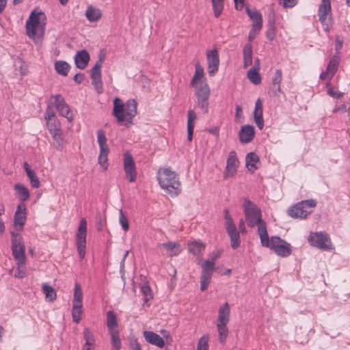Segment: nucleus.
<instances>
[{"mask_svg": "<svg viewBox=\"0 0 350 350\" xmlns=\"http://www.w3.org/2000/svg\"><path fill=\"white\" fill-rule=\"evenodd\" d=\"M203 76L204 69L200 64L198 63L196 64L195 74L190 82V85L195 87L198 107L204 113H206L208 111L210 88L205 81H201L197 83V81L202 78Z\"/></svg>", "mask_w": 350, "mask_h": 350, "instance_id": "f257e3e1", "label": "nucleus"}, {"mask_svg": "<svg viewBox=\"0 0 350 350\" xmlns=\"http://www.w3.org/2000/svg\"><path fill=\"white\" fill-rule=\"evenodd\" d=\"M245 221L248 226H258V232L260 239L267 237V224L262 219V211L256 204L245 199L243 204Z\"/></svg>", "mask_w": 350, "mask_h": 350, "instance_id": "f03ea898", "label": "nucleus"}, {"mask_svg": "<svg viewBox=\"0 0 350 350\" xmlns=\"http://www.w3.org/2000/svg\"><path fill=\"white\" fill-rule=\"evenodd\" d=\"M137 105L134 99H129L124 104L122 99L116 98L113 100V116L118 123L125 122L124 125L129 127L137 114Z\"/></svg>", "mask_w": 350, "mask_h": 350, "instance_id": "7ed1b4c3", "label": "nucleus"}, {"mask_svg": "<svg viewBox=\"0 0 350 350\" xmlns=\"http://www.w3.org/2000/svg\"><path fill=\"white\" fill-rule=\"evenodd\" d=\"M157 178L161 187L171 196H176L181 191V184L175 172L170 169H160Z\"/></svg>", "mask_w": 350, "mask_h": 350, "instance_id": "20e7f679", "label": "nucleus"}, {"mask_svg": "<svg viewBox=\"0 0 350 350\" xmlns=\"http://www.w3.org/2000/svg\"><path fill=\"white\" fill-rule=\"evenodd\" d=\"M260 243L263 247H269L280 256L286 257L291 254L289 243H286L279 237H272L269 240L267 232L266 238L263 237V240L260 239Z\"/></svg>", "mask_w": 350, "mask_h": 350, "instance_id": "39448f33", "label": "nucleus"}, {"mask_svg": "<svg viewBox=\"0 0 350 350\" xmlns=\"http://www.w3.org/2000/svg\"><path fill=\"white\" fill-rule=\"evenodd\" d=\"M42 17L45 18L44 14L41 11L33 10L31 12L25 25L26 32L29 38H35L38 35L39 31H40L41 34L43 33L44 28L40 23Z\"/></svg>", "mask_w": 350, "mask_h": 350, "instance_id": "423d86ee", "label": "nucleus"}, {"mask_svg": "<svg viewBox=\"0 0 350 350\" xmlns=\"http://www.w3.org/2000/svg\"><path fill=\"white\" fill-rule=\"evenodd\" d=\"M107 137L103 130L97 131V141L99 146L100 152L98 158V163L103 167L104 170L108 168V154L109 153V148L107 144Z\"/></svg>", "mask_w": 350, "mask_h": 350, "instance_id": "0eeeda50", "label": "nucleus"}, {"mask_svg": "<svg viewBox=\"0 0 350 350\" xmlns=\"http://www.w3.org/2000/svg\"><path fill=\"white\" fill-rule=\"evenodd\" d=\"M12 254L17 261L18 266H23L25 264L26 256L25 246L22 242V237L17 234L12 232Z\"/></svg>", "mask_w": 350, "mask_h": 350, "instance_id": "6e6552de", "label": "nucleus"}, {"mask_svg": "<svg viewBox=\"0 0 350 350\" xmlns=\"http://www.w3.org/2000/svg\"><path fill=\"white\" fill-rule=\"evenodd\" d=\"M87 221L85 218L80 220L77 232V245L79 256L81 259L85 257L86 249Z\"/></svg>", "mask_w": 350, "mask_h": 350, "instance_id": "1a4fd4ad", "label": "nucleus"}, {"mask_svg": "<svg viewBox=\"0 0 350 350\" xmlns=\"http://www.w3.org/2000/svg\"><path fill=\"white\" fill-rule=\"evenodd\" d=\"M308 242L312 246L318 247L323 250H330L332 249V243L327 234L321 232L311 233L308 238Z\"/></svg>", "mask_w": 350, "mask_h": 350, "instance_id": "9d476101", "label": "nucleus"}, {"mask_svg": "<svg viewBox=\"0 0 350 350\" xmlns=\"http://www.w3.org/2000/svg\"><path fill=\"white\" fill-rule=\"evenodd\" d=\"M123 167L126 178L131 183L135 182L137 179V167L132 154L129 152L123 155Z\"/></svg>", "mask_w": 350, "mask_h": 350, "instance_id": "9b49d317", "label": "nucleus"}, {"mask_svg": "<svg viewBox=\"0 0 350 350\" xmlns=\"http://www.w3.org/2000/svg\"><path fill=\"white\" fill-rule=\"evenodd\" d=\"M340 59L339 54L334 55L328 63L326 70L322 72L320 75V79L323 80L328 79V81H329L334 77L338 70V67L340 64Z\"/></svg>", "mask_w": 350, "mask_h": 350, "instance_id": "f8f14e48", "label": "nucleus"}, {"mask_svg": "<svg viewBox=\"0 0 350 350\" xmlns=\"http://www.w3.org/2000/svg\"><path fill=\"white\" fill-rule=\"evenodd\" d=\"M239 161L235 151L230 152L227 159L226 170L224 172V178L226 179L229 176L235 175Z\"/></svg>", "mask_w": 350, "mask_h": 350, "instance_id": "ddd939ff", "label": "nucleus"}, {"mask_svg": "<svg viewBox=\"0 0 350 350\" xmlns=\"http://www.w3.org/2000/svg\"><path fill=\"white\" fill-rule=\"evenodd\" d=\"M208 64V73L213 76L218 70L219 64V53L217 49L208 51L206 54Z\"/></svg>", "mask_w": 350, "mask_h": 350, "instance_id": "4468645a", "label": "nucleus"}, {"mask_svg": "<svg viewBox=\"0 0 350 350\" xmlns=\"http://www.w3.org/2000/svg\"><path fill=\"white\" fill-rule=\"evenodd\" d=\"M239 140L241 143L247 144L252 142L255 135L254 128L252 125H245L239 131Z\"/></svg>", "mask_w": 350, "mask_h": 350, "instance_id": "2eb2a0df", "label": "nucleus"}, {"mask_svg": "<svg viewBox=\"0 0 350 350\" xmlns=\"http://www.w3.org/2000/svg\"><path fill=\"white\" fill-rule=\"evenodd\" d=\"M14 226L18 228V226L21 229L26 221V207L24 204H21L17 206L16 211L14 217Z\"/></svg>", "mask_w": 350, "mask_h": 350, "instance_id": "dca6fc26", "label": "nucleus"}, {"mask_svg": "<svg viewBox=\"0 0 350 350\" xmlns=\"http://www.w3.org/2000/svg\"><path fill=\"white\" fill-rule=\"evenodd\" d=\"M143 335L146 341L148 343L154 345L159 348H163L164 347V340L159 334L151 331H144L143 332Z\"/></svg>", "mask_w": 350, "mask_h": 350, "instance_id": "f3484780", "label": "nucleus"}, {"mask_svg": "<svg viewBox=\"0 0 350 350\" xmlns=\"http://www.w3.org/2000/svg\"><path fill=\"white\" fill-rule=\"evenodd\" d=\"M312 212V211L303 208L298 202L295 206L288 209V214L289 216L293 218L305 219L309 215H310Z\"/></svg>", "mask_w": 350, "mask_h": 350, "instance_id": "a211bd4d", "label": "nucleus"}, {"mask_svg": "<svg viewBox=\"0 0 350 350\" xmlns=\"http://www.w3.org/2000/svg\"><path fill=\"white\" fill-rule=\"evenodd\" d=\"M90 59V55L86 50L78 51L75 56L76 66L79 69H84L87 66Z\"/></svg>", "mask_w": 350, "mask_h": 350, "instance_id": "6ab92c4d", "label": "nucleus"}, {"mask_svg": "<svg viewBox=\"0 0 350 350\" xmlns=\"http://www.w3.org/2000/svg\"><path fill=\"white\" fill-rule=\"evenodd\" d=\"M282 79V72L280 70H277L273 77H272L271 91L274 96H278L281 92L280 84Z\"/></svg>", "mask_w": 350, "mask_h": 350, "instance_id": "aec40b11", "label": "nucleus"}, {"mask_svg": "<svg viewBox=\"0 0 350 350\" xmlns=\"http://www.w3.org/2000/svg\"><path fill=\"white\" fill-rule=\"evenodd\" d=\"M331 12L330 0H321V3L319 8V18L322 25H324L327 19V14Z\"/></svg>", "mask_w": 350, "mask_h": 350, "instance_id": "412c9836", "label": "nucleus"}, {"mask_svg": "<svg viewBox=\"0 0 350 350\" xmlns=\"http://www.w3.org/2000/svg\"><path fill=\"white\" fill-rule=\"evenodd\" d=\"M196 119V113L193 109H189L187 113V139L189 142L192 141L195 121Z\"/></svg>", "mask_w": 350, "mask_h": 350, "instance_id": "4be33fe9", "label": "nucleus"}, {"mask_svg": "<svg viewBox=\"0 0 350 350\" xmlns=\"http://www.w3.org/2000/svg\"><path fill=\"white\" fill-rule=\"evenodd\" d=\"M230 310L228 302L224 303L219 308V315L217 323H226L230 321Z\"/></svg>", "mask_w": 350, "mask_h": 350, "instance_id": "5701e85b", "label": "nucleus"}, {"mask_svg": "<svg viewBox=\"0 0 350 350\" xmlns=\"http://www.w3.org/2000/svg\"><path fill=\"white\" fill-rule=\"evenodd\" d=\"M85 17L90 22H97L102 17L101 10L93 5H90L85 11Z\"/></svg>", "mask_w": 350, "mask_h": 350, "instance_id": "b1692460", "label": "nucleus"}, {"mask_svg": "<svg viewBox=\"0 0 350 350\" xmlns=\"http://www.w3.org/2000/svg\"><path fill=\"white\" fill-rule=\"evenodd\" d=\"M83 338L85 340V342L82 348V350H94L96 341L93 334L88 328H85L84 329Z\"/></svg>", "mask_w": 350, "mask_h": 350, "instance_id": "393cba45", "label": "nucleus"}, {"mask_svg": "<svg viewBox=\"0 0 350 350\" xmlns=\"http://www.w3.org/2000/svg\"><path fill=\"white\" fill-rule=\"evenodd\" d=\"M169 256H177L181 251L180 245L174 242L164 243L161 245Z\"/></svg>", "mask_w": 350, "mask_h": 350, "instance_id": "a878e982", "label": "nucleus"}, {"mask_svg": "<svg viewBox=\"0 0 350 350\" xmlns=\"http://www.w3.org/2000/svg\"><path fill=\"white\" fill-rule=\"evenodd\" d=\"M92 84L98 94L103 92L101 72L91 71Z\"/></svg>", "mask_w": 350, "mask_h": 350, "instance_id": "bb28decb", "label": "nucleus"}, {"mask_svg": "<svg viewBox=\"0 0 350 350\" xmlns=\"http://www.w3.org/2000/svg\"><path fill=\"white\" fill-rule=\"evenodd\" d=\"M14 189L16 190L19 200L21 202H24L29 200L30 193L28 189L25 186L20 183H16L14 185Z\"/></svg>", "mask_w": 350, "mask_h": 350, "instance_id": "cd10ccee", "label": "nucleus"}, {"mask_svg": "<svg viewBox=\"0 0 350 350\" xmlns=\"http://www.w3.org/2000/svg\"><path fill=\"white\" fill-rule=\"evenodd\" d=\"M245 161L248 170L254 172L256 170H257L256 164L259 161V157L256 153L250 152L246 156Z\"/></svg>", "mask_w": 350, "mask_h": 350, "instance_id": "c85d7f7f", "label": "nucleus"}, {"mask_svg": "<svg viewBox=\"0 0 350 350\" xmlns=\"http://www.w3.org/2000/svg\"><path fill=\"white\" fill-rule=\"evenodd\" d=\"M252 64V46L247 43L243 48V67L246 68Z\"/></svg>", "mask_w": 350, "mask_h": 350, "instance_id": "c756f323", "label": "nucleus"}, {"mask_svg": "<svg viewBox=\"0 0 350 350\" xmlns=\"http://www.w3.org/2000/svg\"><path fill=\"white\" fill-rule=\"evenodd\" d=\"M217 329L219 334V341L221 344L224 345L229 334L227 324L217 323Z\"/></svg>", "mask_w": 350, "mask_h": 350, "instance_id": "7c9ffc66", "label": "nucleus"}, {"mask_svg": "<svg viewBox=\"0 0 350 350\" xmlns=\"http://www.w3.org/2000/svg\"><path fill=\"white\" fill-rule=\"evenodd\" d=\"M230 239V245L232 249L236 250L240 246L241 237L240 232L237 229L230 230L227 232Z\"/></svg>", "mask_w": 350, "mask_h": 350, "instance_id": "2f4dec72", "label": "nucleus"}, {"mask_svg": "<svg viewBox=\"0 0 350 350\" xmlns=\"http://www.w3.org/2000/svg\"><path fill=\"white\" fill-rule=\"evenodd\" d=\"M205 248L202 241H193L188 244L189 251L193 255H199Z\"/></svg>", "mask_w": 350, "mask_h": 350, "instance_id": "473e14b6", "label": "nucleus"}, {"mask_svg": "<svg viewBox=\"0 0 350 350\" xmlns=\"http://www.w3.org/2000/svg\"><path fill=\"white\" fill-rule=\"evenodd\" d=\"M258 68L253 66L249 69L247 73L250 81L255 85H258L261 83V77L258 72Z\"/></svg>", "mask_w": 350, "mask_h": 350, "instance_id": "72a5a7b5", "label": "nucleus"}, {"mask_svg": "<svg viewBox=\"0 0 350 350\" xmlns=\"http://www.w3.org/2000/svg\"><path fill=\"white\" fill-rule=\"evenodd\" d=\"M107 325L109 329V332L118 329L117 318L112 311H108L107 312Z\"/></svg>", "mask_w": 350, "mask_h": 350, "instance_id": "f704fd0d", "label": "nucleus"}, {"mask_svg": "<svg viewBox=\"0 0 350 350\" xmlns=\"http://www.w3.org/2000/svg\"><path fill=\"white\" fill-rule=\"evenodd\" d=\"M70 68V65L65 61H57L55 63L56 72L62 76L68 75Z\"/></svg>", "mask_w": 350, "mask_h": 350, "instance_id": "c9c22d12", "label": "nucleus"}, {"mask_svg": "<svg viewBox=\"0 0 350 350\" xmlns=\"http://www.w3.org/2000/svg\"><path fill=\"white\" fill-rule=\"evenodd\" d=\"M111 338V345L113 350H120L121 348V340L120 338L119 330H111L109 332Z\"/></svg>", "mask_w": 350, "mask_h": 350, "instance_id": "e433bc0d", "label": "nucleus"}, {"mask_svg": "<svg viewBox=\"0 0 350 350\" xmlns=\"http://www.w3.org/2000/svg\"><path fill=\"white\" fill-rule=\"evenodd\" d=\"M211 3L214 16L216 18L219 17L224 10V0H211Z\"/></svg>", "mask_w": 350, "mask_h": 350, "instance_id": "4c0bfd02", "label": "nucleus"}, {"mask_svg": "<svg viewBox=\"0 0 350 350\" xmlns=\"http://www.w3.org/2000/svg\"><path fill=\"white\" fill-rule=\"evenodd\" d=\"M201 267L202 269L201 275L212 276L213 272L215 269V263L213 262H211L209 260H205L201 265Z\"/></svg>", "mask_w": 350, "mask_h": 350, "instance_id": "58836bf2", "label": "nucleus"}, {"mask_svg": "<svg viewBox=\"0 0 350 350\" xmlns=\"http://www.w3.org/2000/svg\"><path fill=\"white\" fill-rule=\"evenodd\" d=\"M42 291L45 295L46 299L49 301H53L56 299V292L55 289L46 283L42 284Z\"/></svg>", "mask_w": 350, "mask_h": 350, "instance_id": "ea45409f", "label": "nucleus"}, {"mask_svg": "<svg viewBox=\"0 0 350 350\" xmlns=\"http://www.w3.org/2000/svg\"><path fill=\"white\" fill-rule=\"evenodd\" d=\"M83 292L79 283H75L74 289L73 304L82 305Z\"/></svg>", "mask_w": 350, "mask_h": 350, "instance_id": "a19ab883", "label": "nucleus"}, {"mask_svg": "<svg viewBox=\"0 0 350 350\" xmlns=\"http://www.w3.org/2000/svg\"><path fill=\"white\" fill-rule=\"evenodd\" d=\"M224 213L226 231H232V230L237 229V227L234 223L232 216L230 214L229 211L228 209H225L224 211Z\"/></svg>", "mask_w": 350, "mask_h": 350, "instance_id": "79ce46f5", "label": "nucleus"}, {"mask_svg": "<svg viewBox=\"0 0 350 350\" xmlns=\"http://www.w3.org/2000/svg\"><path fill=\"white\" fill-rule=\"evenodd\" d=\"M51 98L53 99L52 104L56 107L58 111L62 110V109H64V105H68L66 103L64 97L60 94L52 96Z\"/></svg>", "mask_w": 350, "mask_h": 350, "instance_id": "37998d69", "label": "nucleus"}, {"mask_svg": "<svg viewBox=\"0 0 350 350\" xmlns=\"http://www.w3.org/2000/svg\"><path fill=\"white\" fill-rule=\"evenodd\" d=\"M47 127L51 135L62 131L60 122L57 120H51L47 122Z\"/></svg>", "mask_w": 350, "mask_h": 350, "instance_id": "c03bdc74", "label": "nucleus"}, {"mask_svg": "<svg viewBox=\"0 0 350 350\" xmlns=\"http://www.w3.org/2000/svg\"><path fill=\"white\" fill-rule=\"evenodd\" d=\"M54 140V146L58 150H62L64 147V138L62 137V131L52 134Z\"/></svg>", "mask_w": 350, "mask_h": 350, "instance_id": "a18cd8bd", "label": "nucleus"}, {"mask_svg": "<svg viewBox=\"0 0 350 350\" xmlns=\"http://www.w3.org/2000/svg\"><path fill=\"white\" fill-rule=\"evenodd\" d=\"M254 122L258 128L262 130L264 127V120L262 118V110H254Z\"/></svg>", "mask_w": 350, "mask_h": 350, "instance_id": "49530a36", "label": "nucleus"}, {"mask_svg": "<svg viewBox=\"0 0 350 350\" xmlns=\"http://www.w3.org/2000/svg\"><path fill=\"white\" fill-rule=\"evenodd\" d=\"M82 306L83 305L73 304V306H72V315L73 321H75L77 323L81 319V315L82 313Z\"/></svg>", "mask_w": 350, "mask_h": 350, "instance_id": "de8ad7c7", "label": "nucleus"}, {"mask_svg": "<svg viewBox=\"0 0 350 350\" xmlns=\"http://www.w3.org/2000/svg\"><path fill=\"white\" fill-rule=\"evenodd\" d=\"M31 186L33 188H38L40 186V183L38 179V177L37 176L36 172L33 170H29L27 174Z\"/></svg>", "mask_w": 350, "mask_h": 350, "instance_id": "09e8293b", "label": "nucleus"}, {"mask_svg": "<svg viewBox=\"0 0 350 350\" xmlns=\"http://www.w3.org/2000/svg\"><path fill=\"white\" fill-rule=\"evenodd\" d=\"M141 291L144 297V302L147 303L148 301L152 299V293L150 287L148 284H145L142 286Z\"/></svg>", "mask_w": 350, "mask_h": 350, "instance_id": "8fccbe9b", "label": "nucleus"}, {"mask_svg": "<svg viewBox=\"0 0 350 350\" xmlns=\"http://www.w3.org/2000/svg\"><path fill=\"white\" fill-rule=\"evenodd\" d=\"M208 336L204 335L198 340L197 350H208Z\"/></svg>", "mask_w": 350, "mask_h": 350, "instance_id": "3c124183", "label": "nucleus"}, {"mask_svg": "<svg viewBox=\"0 0 350 350\" xmlns=\"http://www.w3.org/2000/svg\"><path fill=\"white\" fill-rule=\"evenodd\" d=\"M119 222L124 231H128L129 229V224L127 217L124 215L122 209L120 210Z\"/></svg>", "mask_w": 350, "mask_h": 350, "instance_id": "603ef678", "label": "nucleus"}, {"mask_svg": "<svg viewBox=\"0 0 350 350\" xmlns=\"http://www.w3.org/2000/svg\"><path fill=\"white\" fill-rule=\"evenodd\" d=\"M58 112L60 116L66 118L68 121H72L73 114L68 105H64V109Z\"/></svg>", "mask_w": 350, "mask_h": 350, "instance_id": "864d4df0", "label": "nucleus"}, {"mask_svg": "<svg viewBox=\"0 0 350 350\" xmlns=\"http://www.w3.org/2000/svg\"><path fill=\"white\" fill-rule=\"evenodd\" d=\"M246 11L248 16L253 21V22L262 21V15L259 12L256 10H250L248 8H247Z\"/></svg>", "mask_w": 350, "mask_h": 350, "instance_id": "5fc2aeb1", "label": "nucleus"}, {"mask_svg": "<svg viewBox=\"0 0 350 350\" xmlns=\"http://www.w3.org/2000/svg\"><path fill=\"white\" fill-rule=\"evenodd\" d=\"M212 276L201 275L200 277V289L204 291L207 289Z\"/></svg>", "mask_w": 350, "mask_h": 350, "instance_id": "6e6d98bb", "label": "nucleus"}, {"mask_svg": "<svg viewBox=\"0 0 350 350\" xmlns=\"http://www.w3.org/2000/svg\"><path fill=\"white\" fill-rule=\"evenodd\" d=\"M212 276L201 275L200 277V289L204 291L207 289Z\"/></svg>", "mask_w": 350, "mask_h": 350, "instance_id": "4d7b16f0", "label": "nucleus"}, {"mask_svg": "<svg viewBox=\"0 0 350 350\" xmlns=\"http://www.w3.org/2000/svg\"><path fill=\"white\" fill-rule=\"evenodd\" d=\"M299 204L304 209L314 208L317 206V201L315 200H306L299 202Z\"/></svg>", "mask_w": 350, "mask_h": 350, "instance_id": "13d9d810", "label": "nucleus"}, {"mask_svg": "<svg viewBox=\"0 0 350 350\" xmlns=\"http://www.w3.org/2000/svg\"><path fill=\"white\" fill-rule=\"evenodd\" d=\"M327 85L328 87L327 92L329 96L335 98H340L342 96L343 93L338 91H335L333 88L329 86V83H327Z\"/></svg>", "mask_w": 350, "mask_h": 350, "instance_id": "bf43d9fd", "label": "nucleus"}, {"mask_svg": "<svg viewBox=\"0 0 350 350\" xmlns=\"http://www.w3.org/2000/svg\"><path fill=\"white\" fill-rule=\"evenodd\" d=\"M275 36V27L267 26V32H266V37H267V38L269 40L272 41V40H274Z\"/></svg>", "mask_w": 350, "mask_h": 350, "instance_id": "052dcab7", "label": "nucleus"}, {"mask_svg": "<svg viewBox=\"0 0 350 350\" xmlns=\"http://www.w3.org/2000/svg\"><path fill=\"white\" fill-rule=\"evenodd\" d=\"M44 117L47 122L51 121V120H57L55 117V112L49 105L47 107L46 109Z\"/></svg>", "mask_w": 350, "mask_h": 350, "instance_id": "680f3d73", "label": "nucleus"}, {"mask_svg": "<svg viewBox=\"0 0 350 350\" xmlns=\"http://www.w3.org/2000/svg\"><path fill=\"white\" fill-rule=\"evenodd\" d=\"M104 62V57L99 56L98 61L96 62L94 67L91 69V71L101 72V67Z\"/></svg>", "mask_w": 350, "mask_h": 350, "instance_id": "e2e57ef3", "label": "nucleus"}, {"mask_svg": "<svg viewBox=\"0 0 350 350\" xmlns=\"http://www.w3.org/2000/svg\"><path fill=\"white\" fill-rule=\"evenodd\" d=\"M298 0H279L284 8H293L297 3Z\"/></svg>", "mask_w": 350, "mask_h": 350, "instance_id": "0e129e2a", "label": "nucleus"}, {"mask_svg": "<svg viewBox=\"0 0 350 350\" xmlns=\"http://www.w3.org/2000/svg\"><path fill=\"white\" fill-rule=\"evenodd\" d=\"M262 21H254L252 25V31L254 33H257L262 28Z\"/></svg>", "mask_w": 350, "mask_h": 350, "instance_id": "69168bd1", "label": "nucleus"}, {"mask_svg": "<svg viewBox=\"0 0 350 350\" xmlns=\"http://www.w3.org/2000/svg\"><path fill=\"white\" fill-rule=\"evenodd\" d=\"M21 266L16 269L14 276L18 278H23L26 276V271L24 269L20 268Z\"/></svg>", "mask_w": 350, "mask_h": 350, "instance_id": "338daca9", "label": "nucleus"}, {"mask_svg": "<svg viewBox=\"0 0 350 350\" xmlns=\"http://www.w3.org/2000/svg\"><path fill=\"white\" fill-rule=\"evenodd\" d=\"M275 14L273 12H271L269 14V16H268L267 26L275 27Z\"/></svg>", "mask_w": 350, "mask_h": 350, "instance_id": "774afa93", "label": "nucleus"}]
</instances>
